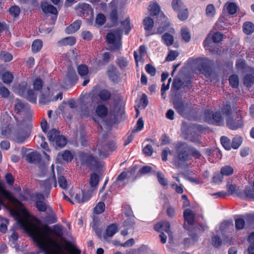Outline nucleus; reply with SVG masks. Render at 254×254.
Segmentation results:
<instances>
[{
  "instance_id": "51",
  "label": "nucleus",
  "mask_w": 254,
  "mask_h": 254,
  "mask_svg": "<svg viewBox=\"0 0 254 254\" xmlns=\"http://www.w3.org/2000/svg\"><path fill=\"white\" fill-rule=\"evenodd\" d=\"M245 225V222L242 218H239L235 220V227L237 230L243 229Z\"/></svg>"
},
{
  "instance_id": "32",
  "label": "nucleus",
  "mask_w": 254,
  "mask_h": 254,
  "mask_svg": "<svg viewBox=\"0 0 254 254\" xmlns=\"http://www.w3.org/2000/svg\"><path fill=\"white\" fill-rule=\"evenodd\" d=\"M143 24L145 30L146 31H149L153 27V20L149 17H146L143 20Z\"/></svg>"
},
{
  "instance_id": "25",
  "label": "nucleus",
  "mask_w": 254,
  "mask_h": 254,
  "mask_svg": "<svg viewBox=\"0 0 254 254\" xmlns=\"http://www.w3.org/2000/svg\"><path fill=\"white\" fill-rule=\"evenodd\" d=\"M243 31L247 35H250L254 32V24L250 21H246L243 25Z\"/></svg>"
},
{
  "instance_id": "38",
  "label": "nucleus",
  "mask_w": 254,
  "mask_h": 254,
  "mask_svg": "<svg viewBox=\"0 0 254 254\" xmlns=\"http://www.w3.org/2000/svg\"><path fill=\"white\" fill-rule=\"evenodd\" d=\"M43 96L44 99H48L49 97H52V93L50 91V89L49 88H47L46 89H44L42 91L40 92V94L39 95V103L40 104L42 105H46V104H44L40 102V99L41 97Z\"/></svg>"
},
{
  "instance_id": "9",
  "label": "nucleus",
  "mask_w": 254,
  "mask_h": 254,
  "mask_svg": "<svg viewBox=\"0 0 254 254\" xmlns=\"http://www.w3.org/2000/svg\"><path fill=\"white\" fill-rule=\"evenodd\" d=\"M204 120L209 124L217 126L223 125L224 123V119L220 112H213L211 110H207L205 112Z\"/></svg>"
},
{
  "instance_id": "64",
  "label": "nucleus",
  "mask_w": 254,
  "mask_h": 254,
  "mask_svg": "<svg viewBox=\"0 0 254 254\" xmlns=\"http://www.w3.org/2000/svg\"><path fill=\"white\" fill-rule=\"evenodd\" d=\"M1 59L5 62H10L12 59L11 54L6 52H3L1 55Z\"/></svg>"
},
{
  "instance_id": "40",
  "label": "nucleus",
  "mask_w": 254,
  "mask_h": 254,
  "mask_svg": "<svg viewBox=\"0 0 254 254\" xmlns=\"http://www.w3.org/2000/svg\"><path fill=\"white\" fill-rule=\"evenodd\" d=\"M206 14L208 17H213L216 13V9L212 4H208L206 7Z\"/></svg>"
},
{
  "instance_id": "4",
  "label": "nucleus",
  "mask_w": 254,
  "mask_h": 254,
  "mask_svg": "<svg viewBox=\"0 0 254 254\" xmlns=\"http://www.w3.org/2000/svg\"><path fill=\"white\" fill-rule=\"evenodd\" d=\"M107 114L108 109L107 107L103 104H100L96 106L94 111L91 106L83 109L81 111L80 116L83 118L92 116L93 120L98 122V118H104L107 116Z\"/></svg>"
},
{
  "instance_id": "48",
  "label": "nucleus",
  "mask_w": 254,
  "mask_h": 254,
  "mask_svg": "<svg viewBox=\"0 0 254 254\" xmlns=\"http://www.w3.org/2000/svg\"><path fill=\"white\" fill-rule=\"evenodd\" d=\"M143 127L144 122L142 118H140L138 120L134 129L132 130V132L136 133L140 131L143 128Z\"/></svg>"
},
{
  "instance_id": "37",
  "label": "nucleus",
  "mask_w": 254,
  "mask_h": 254,
  "mask_svg": "<svg viewBox=\"0 0 254 254\" xmlns=\"http://www.w3.org/2000/svg\"><path fill=\"white\" fill-rule=\"evenodd\" d=\"M176 12H178V18L181 21L186 20L189 17V11L187 8Z\"/></svg>"
},
{
  "instance_id": "63",
  "label": "nucleus",
  "mask_w": 254,
  "mask_h": 254,
  "mask_svg": "<svg viewBox=\"0 0 254 254\" xmlns=\"http://www.w3.org/2000/svg\"><path fill=\"white\" fill-rule=\"evenodd\" d=\"M146 71L151 76H154L156 73L155 68L151 65L147 64L145 66Z\"/></svg>"
},
{
  "instance_id": "16",
  "label": "nucleus",
  "mask_w": 254,
  "mask_h": 254,
  "mask_svg": "<svg viewBox=\"0 0 254 254\" xmlns=\"http://www.w3.org/2000/svg\"><path fill=\"white\" fill-rule=\"evenodd\" d=\"M22 152H25L24 157L29 163H36L40 159V155L37 152L32 151L31 149H22Z\"/></svg>"
},
{
  "instance_id": "27",
  "label": "nucleus",
  "mask_w": 254,
  "mask_h": 254,
  "mask_svg": "<svg viewBox=\"0 0 254 254\" xmlns=\"http://www.w3.org/2000/svg\"><path fill=\"white\" fill-rule=\"evenodd\" d=\"M225 8L229 14H234L237 12L238 6L235 2L228 1L225 4Z\"/></svg>"
},
{
  "instance_id": "53",
  "label": "nucleus",
  "mask_w": 254,
  "mask_h": 254,
  "mask_svg": "<svg viewBox=\"0 0 254 254\" xmlns=\"http://www.w3.org/2000/svg\"><path fill=\"white\" fill-rule=\"evenodd\" d=\"M105 16L102 13L97 14L96 18V23L98 25H102L106 22Z\"/></svg>"
},
{
  "instance_id": "1",
  "label": "nucleus",
  "mask_w": 254,
  "mask_h": 254,
  "mask_svg": "<svg viewBox=\"0 0 254 254\" xmlns=\"http://www.w3.org/2000/svg\"><path fill=\"white\" fill-rule=\"evenodd\" d=\"M1 206L7 209L20 227L32 238L39 249L46 254H80L76 248L70 250V254L62 252L60 242L63 240L64 229L60 225L52 227L47 225L39 227L30 220V214L23 204L0 182V210Z\"/></svg>"
},
{
  "instance_id": "44",
  "label": "nucleus",
  "mask_w": 254,
  "mask_h": 254,
  "mask_svg": "<svg viewBox=\"0 0 254 254\" xmlns=\"http://www.w3.org/2000/svg\"><path fill=\"white\" fill-rule=\"evenodd\" d=\"M99 177L95 173L92 174L90 177V185L92 188L96 187L99 183Z\"/></svg>"
},
{
  "instance_id": "8",
  "label": "nucleus",
  "mask_w": 254,
  "mask_h": 254,
  "mask_svg": "<svg viewBox=\"0 0 254 254\" xmlns=\"http://www.w3.org/2000/svg\"><path fill=\"white\" fill-rule=\"evenodd\" d=\"M154 229L156 231L161 233L159 235V237L160 238L162 243H166L167 238V235L162 232L163 231L167 234L169 239L170 240H172L173 235L170 230V225L168 222L164 221L158 223L154 226Z\"/></svg>"
},
{
  "instance_id": "45",
  "label": "nucleus",
  "mask_w": 254,
  "mask_h": 254,
  "mask_svg": "<svg viewBox=\"0 0 254 254\" xmlns=\"http://www.w3.org/2000/svg\"><path fill=\"white\" fill-rule=\"evenodd\" d=\"M244 83L247 87H251L254 83V77L252 75H246L244 77Z\"/></svg>"
},
{
  "instance_id": "61",
  "label": "nucleus",
  "mask_w": 254,
  "mask_h": 254,
  "mask_svg": "<svg viewBox=\"0 0 254 254\" xmlns=\"http://www.w3.org/2000/svg\"><path fill=\"white\" fill-rule=\"evenodd\" d=\"M140 106L143 109L145 108L148 104V99L146 95L144 94L142 95L139 101Z\"/></svg>"
},
{
  "instance_id": "28",
  "label": "nucleus",
  "mask_w": 254,
  "mask_h": 254,
  "mask_svg": "<svg viewBox=\"0 0 254 254\" xmlns=\"http://www.w3.org/2000/svg\"><path fill=\"white\" fill-rule=\"evenodd\" d=\"M42 9L45 13H50L53 14H57V10L55 7L47 3H43L41 5Z\"/></svg>"
},
{
  "instance_id": "52",
  "label": "nucleus",
  "mask_w": 254,
  "mask_h": 254,
  "mask_svg": "<svg viewBox=\"0 0 254 254\" xmlns=\"http://www.w3.org/2000/svg\"><path fill=\"white\" fill-rule=\"evenodd\" d=\"M113 58L112 55L109 52L105 53L102 55L103 61L101 64V65H104L108 63Z\"/></svg>"
},
{
  "instance_id": "35",
  "label": "nucleus",
  "mask_w": 254,
  "mask_h": 254,
  "mask_svg": "<svg viewBox=\"0 0 254 254\" xmlns=\"http://www.w3.org/2000/svg\"><path fill=\"white\" fill-rule=\"evenodd\" d=\"M0 232L5 233L7 230V225L9 221L6 218L0 216Z\"/></svg>"
},
{
  "instance_id": "24",
  "label": "nucleus",
  "mask_w": 254,
  "mask_h": 254,
  "mask_svg": "<svg viewBox=\"0 0 254 254\" xmlns=\"http://www.w3.org/2000/svg\"><path fill=\"white\" fill-rule=\"evenodd\" d=\"M81 22L80 20H76L71 24L65 29L66 33L72 34L77 31L80 28Z\"/></svg>"
},
{
  "instance_id": "10",
  "label": "nucleus",
  "mask_w": 254,
  "mask_h": 254,
  "mask_svg": "<svg viewBox=\"0 0 254 254\" xmlns=\"http://www.w3.org/2000/svg\"><path fill=\"white\" fill-rule=\"evenodd\" d=\"M243 116L242 114L239 113L237 116L233 115L232 117H229L226 118L227 127L232 130H236L242 127L243 126Z\"/></svg>"
},
{
  "instance_id": "19",
  "label": "nucleus",
  "mask_w": 254,
  "mask_h": 254,
  "mask_svg": "<svg viewBox=\"0 0 254 254\" xmlns=\"http://www.w3.org/2000/svg\"><path fill=\"white\" fill-rule=\"evenodd\" d=\"M233 229V224L232 221H224L219 225L216 230L218 235H223L225 233L230 232Z\"/></svg>"
},
{
  "instance_id": "14",
  "label": "nucleus",
  "mask_w": 254,
  "mask_h": 254,
  "mask_svg": "<svg viewBox=\"0 0 254 254\" xmlns=\"http://www.w3.org/2000/svg\"><path fill=\"white\" fill-rule=\"evenodd\" d=\"M76 12L81 16H87L89 14L93 16V10L89 4L82 3L78 4L75 7Z\"/></svg>"
},
{
  "instance_id": "31",
  "label": "nucleus",
  "mask_w": 254,
  "mask_h": 254,
  "mask_svg": "<svg viewBox=\"0 0 254 254\" xmlns=\"http://www.w3.org/2000/svg\"><path fill=\"white\" fill-rule=\"evenodd\" d=\"M75 38L74 37L72 36H69L66 37L65 38H64L60 41H59V44L61 45H69L72 46L75 43Z\"/></svg>"
},
{
  "instance_id": "21",
  "label": "nucleus",
  "mask_w": 254,
  "mask_h": 254,
  "mask_svg": "<svg viewBox=\"0 0 254 254\" xmlns=\"http://www.w3.org/2000/svg\"><path fill=\"white\" fill-rule=\"evenodd\" d=\"M91 94L93 95L97 94L99 99L103 101L108 100L111 96L110 92L106 89H102L99 91H97L96 89L94 88L91 93Z\"/></svg>"
},
{
  "instance_id": "42",
  "label": "nucleus",
  "mask_w": 254,
  "mask_h": 254,
  "mask_svg": "<svg viewBox=\"0 0 254 254\" xmlns=\"http://www.w3.org/2000/svg\"><path fill=\"white\" fill-rule=\"evenodd\" d=\"M242 141L243 139L241 136H235L233 139L231 147L235 149H238L241 145Z\"/></svg>"
},
{
  "instance_id": "59",
  "label": "nucleus",
  "mask_w": 254,
  "mask_h": 254,
  "mask_svg": "<svg viewBox=\"0 0 254 254\" xmlns=\"http://www.w3.org/2000/svg\"><path fill=\"white\" fill-rule=\"evenodd\" d=\"M9 93L10 92L8 89L0 84V95L3 98H7L9 95Z\"/></svg>"
},
{
  "instance_id": "60",
  "label": "nucleus",
  "mask_w": 254,
  "mask_h": 254,
  "mask_svg": "<svg viewBox=\"0 0 254 254\" xmlns=\"http://www.w3.org/2000/svg\"><path fill=\"white\" fill-rule=\"evenodd\" d=\"M222 112L224 115H225L226 118L231 117L230 115L232 113L231 108L229 105H225L222 109Z\"/></svg>"
},
{
  "instance_id": "46",
  "label": "nucleus",
  "mask_w": 254,
  "mask_h": 254,
  "mask_svg": "<svg viewBox=\"0 0 254 254\" xmlns=\"http://www.w3.org/2000/svg\"><path fill=\"white\" fill-rule=\"evenodd\" d=\"M25 109V105L24 103L20 100L16 99L15 105V111L17 113L23 112Z\"/></svg>"
},
{
  "instance_id": "2",
  "label": "nucleus",
  "mask_w": 254,
  "mask_h": 254,
  "mask_svg": "<svg viewBox=\"0 0 254 254\" xmlns=\"http://www.w3.org/2000/svg\"><path fill=\"white\" fill-rule=\"evenodd\" d=\"M107 156L105 145L99 142L95 146H92L88 151L79 153V159L83 165L92 169H97L102 166L99 158Z\"/></svg>"
},
{
  "instance_id": "39",
  "label": "nucleus",
  "mask_w": 254,
  "mask_h": 254,
  "mask_svg": "<svg viewBox=\"0 0 254 254\" xmlns=\"http://www.w3.org/2000/svg\"><path fill=\"white\" fill-rule=\"evenodd\" d=\"M13 79V76L10 72L6 71L2 75V80L5 83L9 84L12 81Z\"/></svg>"
},
{
  "instance_id": "30",
  "label": "nucleus",
  "mask_w": 254,
  "mask_h": 254,
  "mask_svg": "<svg viewBox=\"0 0 254 254\" xmlns=\"http://www.w3.org/2000/svg\"><path fill=\"white\" fill-rule=\"evenodd\" d=\"M118 230V226L115 224H112L109 225L106 231V236L107 237H112L115 234Z\"/></svg>"
},
{
  "instance_id": "41",
  "label": "nucleus",
  "mask_w": 254,
  "mask_h": 254,
  "mask_svg": "<svg viewBox=\"0 0 254 254\" xmlns=\"http://www.w3.org/2000/svg\"><path fill=\"white\" fill-rule=\"evenodd\" d=\"M234 172L233 168L230 166H225L221 169V174L222 176H230Z\"/></svg>"
},
{
  "instance_id": "5",
  "label": "nucleus",
  "mask_w": 254,
  "mask_h": 254,
  "mask_svg": "<svg viewBox=\"0 0 254 254\" xmlns=\"http://www.w3.org/2000/svg\"><path fill=\"white\" fill-rule=\"evenodd\" d=\"M1 134L7 137H11L17 143H23L27 137V135L23 129H18L16 127L8 125L2 127Z\"/></svg>"
},
{
  "instance_id": "3",
  "label": "nucleus",
  "mask_w": 254,
  "mask_h": 254,
  "mask_svg": "<svg viewBox=\"0 0 254 254\" xmlns=\"http://www.w3.org/2000/svg\"><path fill=\"white\" fill-rule=\"evenodd\" d=\"M43 85V81L40 78H37L33 82L32 89L28 87L27 82L24 81L13 86V88L15 93L26 98L31 103H36L38 92H40L44 90Z\"/></svg>"
},
{
  "instance_id": "57",
  "label": "nucleus",
  "mask_w": 254,
  "mask_h": 254,
  "mask_svg": "<svg viewBox=\"0 0 254 254\" xmlns=\"http://www.w3.org/2000/svg\"><path fill=\"white\" fill-rule=\"evenodd\" d=\"M179 54L176 51H170L169 53L168 56L166 58V60L167 61H174L176 58L178 56Z\"/></svg>"
},
{
  "instance_id": "33",
  "label": "nucleus",
  "mask_w": 254,
  "mask_h": 254,
  "mask_svg": "<svg viewBox=\"0 0 254 254\" xmlns=\"http://www.w3.org/2000/svg\"><path fill=\"white\" fill-rule=\"evenodd\" d=\"M148 9L151 14L155 15H157L159 13L160 10L159 5L155 2L150 3Z\"/></svg>"
},
{
  "instance_id": "18",
  "label": "nucleus",
  "mask_w": 254,
  "mask_h": 254,
  "mask_svg": "<svg viewBox=\"0 0 254 254\" xmlns=\"http://www.w3.org/2000/svg\"><path fill=\"white\" fill-rule=\"evenodd\" d=\"M211 63V61L206 58H199L196 60V63L200 71L204 74H205V72L208 71Z\"/></svg>"
},
{
  "instance_id": "15",
  "label": "nucleus",
  "mask_w": 254,
  "mask_h": 254,
  "mask_svg": "<svg viewBox=\"0 0 254 254\" xmlns=\"http://www.w3.org/2000/svg\"><path fill=\"white\" fill-rule=\"evenodd\" d=\"M120 1L119 0H113L110 4L112 11L110 14L109 17L111 22L116 23L118 20V12L117 8L119 6Z\"/></svg>"
},
{
  "instance_id": "20",
  "label": "nucleus",
  "mask_w": 254,
  "mask_h": 254,
  "mask_svg": "<svg viewBox=\"0 0 254 254\" xmlns=\"http://www.w3.org/2000/svg\"><path fill=\"white\" fill-rule=\"evenodd\" d=\"M184 217L185 219L184 227L185 229H188L189 228L186 223L190 225L193 224L194 222V214L190 209H187L184 212Z\"/></svg>"
},
{
  "instance_id": "49",
  "label": "nucleus",
  "mask_w": 254,
  "mask_h": 254,
  "mask_svg": "<svg viewBox=\"0 0 254 254\" xmlns=\"http://www.w3.org/2000/svg\"><path fill=\"white\" fill-rule=\"evenodd\" d=\"M105 208V205L103 202H99L96 205L94 209V213L96 214H100L102 213Z\"/></svg>"
},
{
  "instance_id": "36",
  "label": "nucleus",
  "mask_w": 254,
  "mask_h": 254,
  "mask_svg": "<svg viewBox=\"0 0 254 254\" xmlns=\"http://www.w3.org/2000/svg\"><path fill=\"white\" fill-rule=\"evenodd\" d=\"M162 38L164 43L167 46H170L173 43L174 37L172 35L170 34L165 33L162 36Z\"/></svg>"
},
{
  "instance_id": "6",
  "label": "nucleus",
  "mask_w": 254,
  "mask_h": 254,
  "mask_svg": "<svg viewBox=\"0 0 254 254\" xmlns=\"http://www.w3.org/2000/svg\"><path fill=\"white\" fill-rule=\"evenodd\" d=\"M121 35L120 30L112 31L107 35V41L110 45L112 50H117L121 48Z\"/></svg>"
},
{
  "instance_id": "26",
  "label": "nucleus",
  "mask_w": 254,
  "mask_h": 254,
  "mask_svg": "<svg viewBox=\"0 0 254 254\" xmlns=\"http://www.w3.org/2000/svg\"><path fill=\"white\" fill-rule=\"evenodd\" d=\"M52 97H49L48 99H45L42 96L40 99V102L44 104H49L51 102L56 101L58 100H62L63 98V94L62 92L59 93L55 97H53V93H52Z\"/></svg>"
},
{
  "instance_id": "54",
  "label": "nucleus",
  "mask_w": 254,
  "mask_h": 254,
  "mask_svg": "<svg viewBox=\"0 0 254 254\" xmlns=\"http://www.w3.org/2000/svg\"><path fill=\"white\" fill-rule=\"evenodd\" d=\"M229 82L232 86L234 87H237L239 85L238 76L236 75H231L229 78Z\"/></svg>"
},
{
  "instance_id": "29",
  "label": "nucleus",
  "mask_w": 254,
  "mask_h": 254,
  "mask_svg": "<svg viewBox=\"0 0 254 254\" xmlns=\"http://www.w3.org/2000/svg\"><path fill=\"white\" fill-rule=\"evenodd\" d=\"M172 6L173 10L175 11H179L186 8L181 0H173Z\"/></svg>"
},
{
  "instance_id": "22",
  "label": "nucleus",
  "mask_w": 254,
  "mask_h": 254,
  "mask_svg": "<svg viewBox=\"0 0 254 254\" xmlns=\"http://www.w3.org/2000/svg\"><path fill=\"white\" fill-rule=\"evenodd\" d=\"M73 158V154L69 150H65L62 152L59 153L57 156L56 160L58 162L61 161V159L66 162L71 161Z\"/></svg>"
},
{
  "instance_id": "50",
  "label": "nucleus",
  "mask_w": 254,
  "mask_h": 254,
  "mask_svg": "<svg viewBox=\"0 0 254 254\" xmlns=\"http://www.w3.org/2000/svg\"><path fill=\"white\" fill-rule=\"evenodd\" d=\"M157 177L159 183L162 186H166L168 185L167 180L165 178L164 175L160 172H158Z\"/></svg>"
},
{
  "instance_id": "23",
  "label": "nucleus",
  "mask_w": 254,
  "mask_h": 254,
  "mask_svg": "<svg viewBox=\"0 0 254 254\" xmlns=\"http://www.w3.org/2000/svg\"><path fill=\"white\" fill-rule=\"evenodd\" d=\"M91 191L83 192L81 193H76L74 196L75 199L79 203H81L87 201L91 197Z\"/></svg>"
},
{
  "instance_id": "47",
  "label": "nucleus",
  "mask_w": 254,
  "mask_h": 254,
  "mask_svg": "<svg viewBox=\"0 0 254 254\" xmlns=\"http://www.w3.org/2000/svg\"><path fill=\"white\" fill-rule=\"evenodd\" d=\"M181 34L183 40L186 42H189L191 38L190 32L189 30L186 28H182L181 30Z\"/></svg>"
},
{
  "instance_id": "58",
  "label": "nucleus",
  "mask_w": 254,
  "mask_h": 254,
  "mask_svg": "<svg viewBox=\"0 0 254 254\" xmlns=\"http://www.w3.org/2000/svg\"><path fill=\"white\" fill-rule=\"evenodd\" d=\"M221 239L218 235L214 236L212 238V244L214 247L218 248L221 245Z\"/></svg>"
},
{
  "instance_id": "34",
  "label": "nucleus",
  "mask_w": 254,
  "mask_h": 254,
  "mask_svg": "<svg viewBox=\"0 0 254 254\" xmlns=\"http://www.w3.org/2000/svg\"><path fill=\"white\" fill-rule=\"evenodd\" d=\"M43 43L41 40L37 39L33 41L32 44V50L34 53L38 52L42 48Z\"/></svg>"
},
{
  "instance_id": "55",
  "label": "nucleus",
  "mask_w": 254,
  "mask_h": 254,
  "mask_svg": "<svg viewBox=\"0 0 254 254\" xmlns=\"http://www.w3.org/2000/svg\"><path fill=\"white\" fill-rule=\"evenodd\" d=\"M20 9L17 6H13L9 9L10 14L14 17L18 16L20 13Z\"/></svg>"
},
{
  "instance_id": "62",
  "label": "nucleus",
  "mask_w": 254,
  "mask_h": 254,
  "mask_svg": "<svg viewBox=\"0 0 254 254\" xmlns=\"http://www.w3.org/2000/svg\"><path fill=\"white\" fill-rule=\"evenodd\" d=\"M82 38L87 41L91 40L93 38L92 33L88 31H84L81 33Z\"/></svg>"
},
{
  "instance_id": "13",
  "label": "nucleus",
  "mask_w": 254,
  "mask_h": 254,
  "mask_svg": "<svg viewBox=\"0 0 254 254\" xmlns=\"http://www.w3.org/2000/svg\"><path fill=\"white\" fill-rule=\"evenodd\" d=\"M36 207L38 210L40 211H47L50 213L51 216L53 217L55 215L54 212L50 207H48L46 203L43 201L44 199V196L42 194H36Z\"/></svg>"
},
{
  "instance_id": "17",
  "label": "nucleus",
  "mask_w": 254,
  "mask_h": 254,
  "mask_svg": "<svg viewBox=\"0 0 254 254\" xmlns=\"http://www.w3.org/2000/svg\"><path fill=\"white\" fill-rule=\"evenodd\" d=\"M77 71L79 75L84 79L82 85H86L90 81L88 66L85 64H80L77 67Z\"/></svg>"
},
{
  "instance_id": "56",
  "label": "nucleus",
  "mask_w": 254,
  "mask_h": 254,
  "mask_svg": "<svg viewBox=\"0 0 254 254\" xmlns=\"http://www.w3.org/2000/svg\"><path fill=\"white\" fill-rule=\"evenodd\" d=\"M58 183L60 187L63 189H66L67 187V183L66 179L62 176L58 178Z\"/></svg>"
},
{
  "instance_id": "43",
  "label": "nucleus",
  "mask_w": 254,
  "mask_h": 254,
  "mask_svg": "<svg viewBox=\"0 0 254 254\" xmlns=\"http://www.w3.org/2000/svg\"><path fill=\"white\" fill-rule=\"evenodd\" d=\"M221 143L225 149L228 150L231 149V141L228 137L222 136L221 138Z\"/></svg>"
},
{
  "instance_id": "12",
  "label": "nucleus",
  "mask_w": 254,
  "mask_h": 254,
  "mask_svg": "<svg viewBox=\"0 0 254 254\" xmlns=\"http://www.w3.org/2000/svg\"><path fill=\"white\" fill-rule=\"evenodd\" d=\"M188 149L187 144L184 142H179L177 144L176 149L178 158L181 161H186L190 159V155L186 152Z\"/></svg>"
},
{
  "instance_id": "7",
  "label": "nucleus",
  "mask_w": 254,
  "mask_h": 254,
  "mask_svg": "<svg viewBox=\"0 0 254 254\" xmlns=\"http://www.w3.org/2000/svg\"><path fill=\"white\" fill-rule=\"evenodd\" d=\"M223 38V35L220 32L214 33L212 37L209 35L205 38L203 41V44L205 50L211 54H214L215 50L214 47V45L211 42V39L214 43H219L222 40Z\"/></svg>"
},
{
  "instance_id": "11",
  "label": "nucleus",
  "mask_w": 254,
  "mask_h": 254,
  "mask_svg": "<svg viewBox=\"0 0 254 254\" xmlns=\"http://www.w3.org/2000/svg\"><path fill=\"white\" fill-rule=\"evenodd\" d=\"M53 133L55 135V137L57 136L56 141H55L57 146L59 147H63L67 143L66 138L63 135H60V132L56 129H52L50 130L48 133V137L49 140H53Z\"/></svg>"
}]
</instances>
